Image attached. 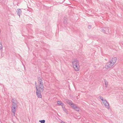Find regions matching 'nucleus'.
Masks as SVG:
<instances>
[{
	"label": "nucleus",
	"instance_id": "nucleus-1",
	"mask_svg": "<svg viewBox=\"0 0 123 123\" xmlns=\"http://www.w3.org/2000/svg\"><path fill=\"white\" fill-rule=\"evenodd\" d=\"M38 84L36 82H35L36 90V94L37 97L39 98H41L42 97L41 94V91H43V86L42 79L40 77L38 78Z\"/></svg>",
	"mask_w": 123,
	"mask_h": 123
},
{
	"label": "nucleus",
	"instance_id": "nucleus-2",
	"mask_svg": "<svg viewBox=\"0 0 123 123\" xmlns=\"http://www.w3.org/2000/svg\"><path fill=\"white\" fill-rule=\"evenodd\" d=\"M73 66L74 69L76 71H79L80 66L79 62L76 59L73 60L72 61Z\"/></svg>",
	"mask_w": 123,
	"mask_h": 123
},
{
	"label": "nucleus",
	"instance_id": "nucleus-3",
	"mask_svg": "<svg viewBox=\"0 0 123 123\" xmlns=\"http://www.w3.org/2000/svg\"><path fill=\"white\" fill-rule=\"evenodd\" d=\"M66 102L69 105L74 109H75L77 111H79V108L76 105L73 103L71 100H67Z\"/></svg>",
	"mask_w": 123,
	"mask_h": 123
},
{
	"label": "nucleus",
	"instance_id": "nucleus-4",
	"mask_svg": "<svg viewBox=\"0 0 123 123\" xmlns=\"http://www.w3.org/2000/svg\"><path fill=\"white\" fill-rule=\"evenodd\" d=\"M103 102L104 105L105 107L108 109H109L110 107L109 106V105L108 102L105 99L104 100Z\"/></svg>",
	"mask_w": 123,
	"mask_h": 123
},
{
	"label": "nucleus",
	"instance_id": "nucleus-5",
	"mask_svg": "<svg viewBox=\"0 0 123 123\" xmlns=\"http://www.w3.org/2000/svg\"><path fill=\"white\" fill-rule=\"evenodd\" d=\"M114 65L110 61L108 62L105 66V68H108L112 67Z\"/></svg>",
	"mask_w": 123,
	"mask_h": 123
},
{
	"label": "nucleus",
	"instance_id": "nucleus-6",
	"mask_svg": "<svg viewBox=\"0 0 123 123\" xmlns=\"http://www.w3.org/2000/svg\"><path fill=\"white\" fill-rule=\"evenodd\" d=\"M117 60V59L116 57L112 58L111 60L110 61L113 64H114L116 63Z\"/></svg>",
	"mask_w": 123,
	"mask_h": 123
},
{
	"label": "nucleus",
	"instance_id": "nucleus-7",
	"mask_svg": "<svg viewBox=\"0 0 123 123\" xmlns=\"http://www.w3.org/2000/svg\"><path fill=\"white\" fill-rule=\"evenodd\" d=\"M16 110V107H12V112L13 113V115L15 116V112Z\"/></svg>",
	"mask_w": 123,
	"mask_h": 123
},
{
	"label": "nucleus",
	"instance_id": "nucleus-8",
	"mask_svg": "<svg viewBox=\"0 0 123 123\" xmlns=\"http://www.w3.org/2000/svg\"><path fill=\"white\" fill-rule=\"evenodd\" d=\"M17 12L18 15L19 16L20 14L21 13L22 11L20 9H17Z\"/></svg>",
	"mask_w": 123,
	"mask_h": 123
},
{
	"label": "nucleus",
	"instance_id": "nucleus-9",
	"mask_svg": "<svg viewBox=\"0 0 123 123\" xmlns=\"http://www.w3.org/2000/svg\"><path fill=\"white\" fill-rule=\"evenodd\" d=\"M106 29V28H103V29H101V31L103 32V33H105V30Z\"/></svg>",
	"mask_w": 123,
	"mask_h": 123
},
{
	"label": "nucleus",
	"instance_id": "nucleus-10",
	"mask_svg": "<svg viewBox=\"0 0 123 123\" xmlns=\"http://www.w3.org/2000/svg\"><path fill=\"white\" fill-rule=\"evenodd\" d=\"M17 105V104L16 103L14 102H12V107H16Z\"/></svg>",
	"mask_w": 123,
	"mask_h": 123
},
{
	"label": "nucleus",
	"instance_id": "nucleus-11",
	"mask_svg": "<svg viewBox=\"0 0 123 123\" xmlns=\"http://www.w3.org/2000/svg\"><path fill=\"white\" fill-rule=\"evenodd\" d=\"M105 28H106V29H105V33H106V32H108L109 30V28L108 27H105Z\"/></svg>",
	"mask_w": 123,
	"mask_h": 123
},
{
	"label": "nucleus",
	"instance_id": "nucleus-12",
	"mask_svg": "<svg viewBox=\"0 0 123 123\" xmlns=\"http://www.w3.org/2000/svg\"><path fill=\"white\" fill-rule=\"evenodd\" d=\"M57 103L59 105H62V104H63L61 102L59 101H57Z\"/></svg>",
	"mask_w": 123,
	"mask_h": 123
},
{
	"label": "nucleus",
	"instance_id": "nucleus-13",
	"mask_svg": "<svg viewBox=\"0 0 123 123\" xmlns=\"http://www.w3.org/2000/svg\"><path fill=\"white\" fill-rule=\"evenodd\" d=\"M100 99H101V100L102 101V102L104 100H105V99H104L103 98V97H101V96H99V97Z\"/></svg>",
	"mask_w": 123,
	"mask_h": 123
},
{
	"label": "nucleus",
	"instance_id": "nucleus-14",
	"mask_svg": "<svg viewBox=\"0 0 123 123\" xmlns=\"http://www.w3.org/2000/svg\"><path fill=\"white\" fill-rule=\"evenodd\" d=\"M64 24H67V19H65L64 21Z\"/></svg>",
	"mask_w": 123,
	"mask_h": 123
},
{
	"label": "nucleus",
	"instance_id": "nucleus-15",
	"mask_svg": "<svg viewBox=\"0 0 123 123\" xmlns=\"http://www.w3.org/2000/svg\"><path fill=\"white\" fill-rule=\"evenodd\" d=\"M105 87H107L108 86V82L107 81H106V80H105Z\"/></svg>",
	"mask_w": 123,
	"mask_h": 123
},
{
	"label": "nucleus",
	"instance_id": "nucleus-16",
	"mask_svg": "<svg viewBox=\"0 0 123 123\" xmlns=\"http://www.w3.org/2000/svg\"><path fill=\"white\" fill-rule=\"evenodd\" d=\"M39 122H40L41 123H44L45 121L44 120H39Z\"/></svg>",
	"mask_w": 123,
	"mask_h": 123
},
{
	"label": "nucleus",
	"instance_id": "nucleus-17",
	"mask_svg": "<svg viewBox=\"0 0 123 123\" xmlns=\"http://www.w3.org/2000/svg\"><path fill=\"white\" fill-rule=\"evenodd\" d=\"M3 49V46L1 43H0V49L1 50Z\"/></svg>",
	"mask_w": 123,
	"mask_h": 123
},
{
	"label": "nucleus",
	"instance_id": "nucleus-18",
	"mask_svg": "<svg viewBox=\"0 0 123 123\" xmlns=\"http://www.w3.org/2000/svg\"><path fill=\"white\" fill-rule=\"evenodd\" d=\"M63 110L65 112H67V110H66L65 108H63Z\"/></svg>",
	"mask_w": 123,
	"mask_h": 123
},
{
	"label": "nucleus",
	"instance_id": "nucleus-19",
	"mask_svg": "<svg viewBox=\"0 0 123 123\" xmlns=\"http://www.w3.org/2000/svg\"><path fill=\"white\" fill-rule=\"evenodd\" d=\"M64 104H62V105H61V106H62V109H63V108H65V106H64Z\"/></svg>",
	"mask_w": 123,
	"mask_h": 123
},
{
	"label": "nucleus",
	"instance_id": "nucleus-20",
	"mask_svg": "<svg viewBox=\"0 0 123 123\" xmlns=\"http://www.w3.org/2000/svg\"><path fill=\"white\" fill-rule=\"evenodd\" d=\"M61 123H65L64 122L62 121H61Z\"/></svg>",
	"mask_w": 123,
	"mask_h": 123
},
{
	"label": "nucleus",
	"instance_id": "nucleus-21",
	"mask_svg": "<svg viewBox=\"0 0 123 123\" xmlns=\"http://www.w3.org/2000/svg\"><path fill=\"white\" fill-rule=\"evenodd\" d=\"M88 28H91V26H88Z\"/></svg>",
	"mask_w": 123,
	"mask_h": 123
}]
</instances>
